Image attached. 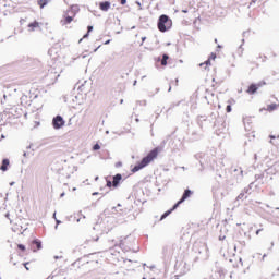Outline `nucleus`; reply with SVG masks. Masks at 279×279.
Masks as SVG:
<instances>
[{
	"instance_id": "obj_53",
	"label": "nucleus",
	"mask_w": 279,
	"mask_h": 279,
	"mask_svg": "<svg viewBox=\"0 0 279 279\" xmlns=\"http://www.w3.org/2000/svg\"><path fill=\"white\" fill-rule=\"evenodd\" d=\"M93 32V26H87V33L90 34Z\"/></svg>"
},
{
	"instance_id": "obj_7",
	"label": "nucleus",
	"mask_w": 279,
	"mask_h": 279,
	"mask_svg": "<svg viewBox=\"0 0 279 279\" xmlns=\"http://www.w3.org/2000/svg\"><path fill=\"white\" fill-rule=\"evenodd\" d=\"M122 182H123L122 174L117 173L114 174V177H112V181H110L109 179H106V186H108V189L110 190H114L119 187Z\"/></svg>"
},
{
	"instance_id": "obj_51",
	"label": "nucleus",
	"mask_w": 279,
	"mask_h": 279,
	"mask_svg": "<svg viewBox=\"0 0 279 279\" xmlns=\"http://www.w3.org/2000/svg\"><path fill=\"white\" fill-rule=\"evenodd\" d=\"M238 244H240V246H242V247H245V241H240V242H238Z\"/></svg>"
},
{
	"instance_id": "obj_24",
	"label": "nucleus",
	"mask_w": 279,
	"mask_h": 279,
	"mask_svg": "<svg viewBox=\"0 0 279 279\" xmlns=\"http://www.w3.org/2000/svg\"><path fill=\"white\" fill-rule=\"evenodd\" d=\"M47 77L53 78V82H51V85H53L58 81V77H60V74H57L56 72H49Z\"/></svg>"
},
{
	"instance_id": "obj_9",
	"label": "nucleus",
	"mask_w": 279,
	"mask_h": 279,
	"mask_svg": "<svg viewBox=\"0 0 279 279\" xmlns=\"http://www.w3.org/2000/svg\"><path fill=\"white\" fill-rule=\"evenodd\" d=\"M173 252H175L174 244H168L163 246V248L161 250V254L163 255V260L169 262L170 258H173Z\"/></svg>"
},
{
	"instance_id": "obj_35",
	"label": "nucleus",
	"mask_w": 279,
	"mask_h": 279,
	"mask_svg": "<svg viewBox=\"0 0 279 279\" xmlns=\"http://www.w3.org/2000/svg\"><path fill=\"white\" fill-rule=\"evenodd\" d=\"M81 258L76 259V262L72 263V267L74 268H81L82 264H81Z\"/></svg>"
},
{
	"instance_id": "obj_30",
	"label": "nucleus",
	"mask_w": 279,
	"mask_h": 279,
	"mask_svg": "<svg viewBox=\"0 0 279 279\" xmlns=\"http://www.w3.org/2000/svg\"><path fill=\"white\" fill-rule=\"evenodd\" d=\"M28 27L31 28L32 32H34V29H35L36 27H40V24L35 21V22H33V23H29V24H28Z\"/></svg>"
},
{
	"instance_id": "obj_39",
	"label": "nucleus",
	"mask_w": 279,
	"mask_h": 279,
	"mask_svg": "<svg viewBox=\"0 0 279 279\" xmlns=\"http://www.w3.org/2000/svg\"><path fill=\"white\" fill-rule=\"evenodd\" d=\"M199 66H210V59L206 60L204 63H201Z\"/></svg>"
},
{
	"instance_id": "obj_17",
	"label": "nucleus",
	"mask_w": 279,
	"mask_h": 279,
	"mask_svg": "<svg viewBox=\"0 0 279 279\" xmlns=\"http://www.w3.org/2000/svg\"><path fill=\"white\" fill-rule=\"evenodd\" d=\"M259 88H260V86H258V85L252 83V84H250V86L247 87L246 93H247V95L253 96V95H256V93L258 92Z\"/></svg>"
},
{
	"instance_id": "obj_32",
	"label": "nucleus",
	"mask_w": 279,
	"mask_h": 279,
	"mask_svg": "<svg viewBox=\"0 0 279 279\" xmlns=\"http://www.w3.org/2000/svg\"><path fill=\"white\" fill-rule=\"evenodd\" d=\"M250 194H238V197H235V201H245L247 199V196Z\"/></svg>"
},
{
	"instance_id": "obj_6",
	"label": "nucleus",
	"mask_w": 279,
	"mask_h": 279,
	"mask_svg": "<svg viewBox=\"0 0 279 279\" xmlns=\"http://www.w3.org/2000/svg\"><path fill=\"white\" fill-rule=\"evenodd\" d=\"M136 243V239L133 235H126L121 240L119 245L121 246V250L129 252L132 250V246Z\"/></svg>"
},
{
	"instance_id": "obj_13",
	"label": "nucleus",
	"mask_w": 279,
	"mask_h": 279,
	"mask_svg": "<svg viewBox=\"0 0 279 279\" xmlns=\"http://www.w3.org/2000/svg\"><path fill=\"white\" fill-rule=\"evenodd\" d=\"M40 250H43V241L39 239L31 241V252L37 253Z\"/></svg>"
},
{
	"instance_id": "obj_48",
	"label": "nucleus",
	"mask_w": 279,
	"mask_h": 279,
	"mask_svg": "<svg viewBox=\"0 0 279 279\" xmlns=\"http://www.w3.org/2000/svg\"><path fill=\"white\" fill-rule=\"evenodd\" d=\"M11 215L9 213L4 214V218L9 219L10 222H12L11 218H9Z\"/></svg>"
},
{
	"instance_id": "obj_20",
	"label": "nucleus",
	"mask_w": 279,
	"mask_h": 279,
	"mask_svg": "<svg viewBox=\"0 0 279 279\" xmlns=\"http://www.w3.org/2000/svg\"><path fill=\"white\" fill-rule=\"evenodd\" d=\"M9 167H11L10 160L7 158L2 159V165L0 166V171L7 172V171H9Z\"/></svg>"
},
{
	"instance_id": "obj_55",
	"label": "nucleus",
	"mask_w": 279,
	"mask_h": 279,
	"mask_svg": "<svg viewBox=\"0 0 279 279\" xmlns=\"http://www.w3.org/2000/svg\"><path fill=\"white\" fill-rule=\"evenodd\" d=\"M225 239H226L225 235H220V236L218 238V240H220V241H225Z\"/></svg>"
},
{
	"instance_id": "obj_3",
	"label": "nucleus",
	"mask_w": 279,
	"mask_h": 279,
	"mask_svg": "<svg viewBox=\"0 0 279 279\" xmlns=\"http://www.w3.org/2000/svg\"><path fill=\"white\" fill-rule=\"evenodd\" d=\"M144 196L143 190L134 191V194L128 196V202H133L132 205L117 210V207H112V214H119V216L128 215V213L134 210L138 211V208L146 204V199L142 198Z\"/></svg>"
},
{
	"instance_id": "obj_29",
	"label": "nucleus",
	"mask_w": 279,
	"mask_h": 279,
	"mask_svg": "<svg viewBox=\"0 0 279 279\" xmlns=\"http://www.w3.org/2000/svg\"><path fill=\"white\" fill-rule=\"evenodd\" d=\"M276 108H278V105L276 104H271V105H267V112H274L276 110Z\"/></svg>"
},
{
	"instance_id": "obj_52",
	"label": "nucleus",
	"mask_w": 279,
	"mask_h": 279,
	"mask_svg": "<svg viewBox=\"0 0 279 279\" xmlns=\"http://www.w3.org/2000/svg\"><path fill=\"white\" fill-rule=\"evenodd\" d=\"M29 155H32V153L24 151V154H22L23 157H28Z\"/></svg>"
},
{
	"instance_id": "obj_11",
	"label": "nucleus",
	"mask_w": 279,
	"mask_h": 279,
	"mask_svg": "<svg viewBox=\"0 0 279 279\" xmlns=\"http://www.w3.org/2000/svg\"><path fill=\"white\" fill-rule=\"evenodd\" d=\"M51 126L53 130L59 131L64 126V119L62 116L58 114L51 119Z\"/></svg>"
},
{
	"instance_id": "obj_59",
	"label": "nucleus",
	"mask_w": 279,
	"mask_h": 279,
	"mask_svg": "<svg viewBox=\"0 0 279 279\" xmlns=\"http://www.w3.org/2000/svg\"><path fill=\"white\" fill-rule=\"evenodd\" d=\"M136 5H138L140 10H143V8H141V3L138 1H136Z\"/></svg>"
},
{
	"instance_id": "obj_44",
	"label": "nucleus",
	"mask_w": 279,
	"mask_h": 279,
	"mask_svg": "<svg viewBox=\"0 0 279 279\" xmlns=\"http://www.w3.org/2000/svg\"><path fill=\"white\" fill-rule=\"evenodd\" d=\"M62 222L58 219H56V227H53V229L58 230V226L61 225Z\"/></svg>"
},
{
	"instance_id": "obj_41",
	"label": "nucleus",
	"mask_w": 279,
	"mask_h": 279,
	"mask_svg": "<svg viewBox=\"0 0 279 279\" xmlns=\"http://www.w3.org/2000/svg\"><path fill=\"white\" fill-rule=\"evenodd\" d=\"M254 85L258 86V87H263L266 85L265 81H260L258 83H254Z\"/></svg>"
},
{
	"instance_id": "obj_61",
	"label": "nucleus",
	"mask_w": 279,
	"mask_h": 279,
	"mask_svg": "<svg viewBox=\"0 0 279 279\" xmlns=\"http://www.w3.org/2000/svg\"><path fill=\"white\" fill-rule=\"evenodd\" d=\"M217 49H223V46L218 45V46H217Z\"/></svg>"
},
{
	"instance_id": "obj_54",
	"label": "nucleus",
	"mask_w": 279,
	"mask_h": 279,
	"mask_svg": "<svg viewBox=\"0 0 279 279\" xmlns=\"http://www.w3.org/2000/svg\"><path fill=\"white\" fill-rule=\"evenodd\" d=\"M121 5H125L128 3V0H120Z\"/></svg>"
},
{
	"instance_id": "obj_37",
	"label": "nucleus",
	"mask_w": 279,
	"mask_h": 279,
	"mask_svg": "<svg viewBox=\"0 0 279 279\" xmlns=\"http://www.w3.org/2000/svg\"><path fill=\"white\" fill-rule=\"evenodd\" d=\"M99 149H101V145H98L97 143L92 146L93 151H98Z\"/></svg>"
},
{
	"instance_id": "obj_56",
	"label": "nucleus",
	"mask_w": 279,
	"mask_h": 279,
	"mask_svg": "<svg viewBox=\"0 0 279 279\" xmlns=\"http://www.w3.org/2000/svg\"><path fill=\"white\" fill-rule=\"evenodd\" d=\"M61 258H62V256H53V259H56V260H59Z\"/></svg>"
},
{
	"instance_id": "obj_64",
	"label": "nucleus",
	"mask_w": 279,
	"mask_h": 279,
	"mask_svg": "<svg viewBox=\"0 0 279 279\" xmlns=\"http://www.w3.org/2000/svg\"><path fill=\"white\" fill-rule=\"evenodd\" d=\"M15 184V182H11L9 183V186H13Z\"/></svg>"
},
{
	"instance_id": "obj_27",
	"label": "nucleus",
	"mask_w": 279,
	"mask_h": 279,
	"mask_svg": "<svg viewBox=\"0 0 279 279\" xmlns=\"http://www.w3.org/2000/svg\"><path fill=\"white\" fill-rule=\"evenodd\" d=\"M73 19H75L74 15H66L63 25H69L70 23H73Z\"/></svg>"
},
{
	"instance_id": "obj_57",
	"label": "nucleus",
	"mask_w": 279,
	"mask_h": 279,
	"mask_svg": "<svg viewBox=\"0 0 279 279\" xmlns=\"http://www.w3.org/2000/svg\"><path fill=\"white\" fill-rule=\"evenodd\" d=\"M145 40H147V37H142V44L141 45H143V43H145Z\"/></svg>"
},
{
	"instance_id": "obj_16",
	"label": "nucleus",
	"mask_w": 279,
	"mask_h": 279,
	"mask_svg": "<svg viewBox=\"0 0 279 279\" xmlns=\"http://www.w3.org/2000/svg\"><path fill=\"white\" fill-rule=\"evenodd\" d=\"M207 166L211 167V170L218 172L220 169H222V162L216 161V159H211V161L207 162Z\"/></svg>"
},
{
	"instance_id": "obj_63",
	"label": "nucleus",
	"mask_w": 279,
	"mask_h": 279,
	"mask_svg": "<svg viewBox=\"0 0 279 279\" xmlns=\"http://www.w3.org/2000/svg\"><path fill=\"white\" fill-rule=\"evenodd\" d=\"M64 197V192L60 193V198Z\"/></svg>"
},
{
	"instance_id": "obj_23",
	"label": "nucleus",
	"mask_w": 279,
	"mask_h": 279,
	"mask_svg": "<svg viewBox=\"0 0 279 279\" xmlns=\"http://www.w3.org/2000/svg\"><path fill=\"white\" fill-rule=\"evenodd\" d=\"M77 12H80V5L73 4V5H71L70 10L68 11V14L72 15V16H76Z\"/></svg>"
},
{
	"instance_id": "obj_21",
	"label": "nucleus",
	"mask_w": 279,
	"mask_h": 279,
	"mask_svg": "<svg viewBox=\"0 0 279 279\" xmlns=\"http://www.w3.org/2000/svg\"><path fill=\"white\" fill-rule=\"evenodd\" d=\"M206 156L204 155V154H196L195 156H194V158H195V160H199V172H202L203 170H204V158H205Z\"/></svg>"
},
{
	"instance_id": "obj_4",
	"label": "nucleus",
	"mask_w": 279,
	"mask_h": 279,
	"mask_svg": "<svg viewBox=\"0 0 279 279\" xmlns=\"http://www.w3.org/2000/svg\"><path fill=\"white\" fill-rule=\"evenodd\" d=\"M271 175H274V170L271 168L265 169L260 174L254 175L255 181L252 183H258V185L267 184L271 181Z\"/></svg>"
},
{
	"instance_id": "obj_15",
	"label": "nucleus",
	"mask_w": 279,
	"mask_h": 279,
	"mask_svg": "<svg viewBox=\"0 0 279 279\" xmlns=\"http://www.w3.org/2000/svg\"><path fill=\"white\" fill-rule=\"evenodd\" d=\"M254 189H258V185L256 183L252 182V183H250V185L242 189V192H240V194L252 195V192H254Z\"/></svg>"
},
{
	"instance_id": "obj_28",
	"label": "nucleus",
	"mask_w": 279,
	"mask_h": 279,
	"mask_svg": "<svg viewBox=\"0 0 279 279\" xmlns=\"http://www.w3.org/2000/svg\"><path fill=\"white\" fill-rule=\"evenodd\" d=\"M180 82V80L175 78V81H170V83H168V93H170L171 87L170 86H178V83Z\"/></svg>"
},
{
	"instance_id": "obj_22",
	"label": "nucleus",
	"mask_w": 279,
	"mask_h": 279,
	"mask_svg": "<svg viewBox=\"0 0 279 279\" xmlns=\"http://www.w3.org/2000/svg\"><path fill=\"white\" fill-rule=\"evenodd\" d=\"M110 1H102L99 3V10H101L102 12H108V10H110Z\"/></svg>"
},
{
	"instance_id": "obj_60",
	"label": "nucleus",
	"mask_w": 279,
	"mask_h": 279,
	"mask_svg": "<svg viewBox=\"0 0 279 279\" xmlns=\"http://www.w3.org/2000/svg\"><path fill=\"white\" fill-rule=\"evenodd\" d=\"M260 231H263V229L256 230V235H258L260 233Z\"/></svg>"
},
{
	"instance_id": "obj_14",
	"label": "nucleus",
	"mask_w": 279,
	"mask_h": 279,
	"mask_svg": "<svg viewBox=\"0 0 279 279\" xmlns=\"http://www.w3.org/2000/svg\"><path fill=\"white\" fill-rule=\"evenodd\" d=\"M180 207L179 204H174L172 205V207H170V209L163 211V214H161V216L159 217V221H163L168 216H170V214H173L175 210H178V208Z\"/></svg>"
},
{
	"instance_id": "obj_50",
	"label": "nucleus",
	"mask_w": 279,
	"mask_h": 279,
	"mask_svg": "<svg viewBox=\"0 0 279 279\" xmlns=\"http://www.w3.org/2000/svg\"><path fill=\"white\" fill-rule=\"evenodd\" d=\"M84 88H85V85L81 84V85L78 86V92H83Z\"/></svg>"
},
{
	"instance_id": "obj_62",
	"label": "nucleus",
	"mask_w": 279,
	"mask_h": 279,
	"mask_svg": "<svg viewBox=\"0 0 279 279\" xmlns=\"http://www.w3.org/2000/svg\"><path fill=\"white\" fill-rule=\"evenodd\" d=\"M105 45H110V39H108L107 41H105Z\"/></svg>"
},
{
	"instance_id": "obj_40",
	"label": "nucleus",
	"mask_w": 279,
	"mask_h": 279,
	"mask_svg": "<svg viewBox=\"0 0 279 279\" xmlns=\"http://www.w3.org/2000/svg\"><path fill=\"white\" fill-rule=\"evenodd\" d=\"M208 59H209L210 61H211V60H217V53L211 52Z\"/></svg>"
},
{
	"instance_id": "obj_2",
	"label": "nucleus",
	"mask_w": 279,
	"mask_h": 279,
	"mask_svg": "<svg viewBox=\"0 0 279 279\" xmlns=\"http://www.w3.org/2000/svg\"><path fill=\"white\" fill-rule=\"evenodd\" d=\"M196 123L199 130L205 129V126H211L218 132H222L225 130V119H222L217 111L211 112L209 117L197 116Z\"/></svg>"
},
{
	"instance_id": "obj_34",
	"label": "nucleus",
	"mask_w": 279,
	"mask_h": 279,
	"mask_svg": "<svg viewBox=\"0 0 279 279\" xmlns=\"http://www.w3.org/2000/svg\"><path fill=\"white\" fill-rule=\"evenodd\" d=\"M167 60H169V54H162L161 65L167 66Z\"/></svg>"
},
{
	"instance_id": "obj_58",
	"label": "nucleus",
	"mask_w": 279,
	"mask_h": 279,
	"mask_svg": "<svg viewBox=\"0 0 279 279\" xmlns=\"http://www.w3.org/2000/svg\"><path fill=\"white\" fill-rule=\"evenodd\" d=\"M89 34H90V33H86V34L83 36V38H88Z\"/></svg>"
},
{
	"instance_id": "obj_38",
	"label": "nucleus",
	"mask_w": 279,
	"mask_h": 279,
	"mask_svg": "<svg viewBox=\"0 0 279 279\" xmlns=\"http://www.w3.org/2000/svg\"><path fill=\"white\" fill-rule=\"evenodd\" d=\"M17 250H20V252H25L26 246H24V244H17Z\"/></svg>"
},
{
	"instance_id": "obj_45",
	"label": "nucleus",
	"mask_w": 279,
	"mask_h": 279,
	"mask_svg": "<svg viewBox=\"0 0 279 279\" xmlns=\"http://www.w3.org/2000/svg\"><path fill=\"white\" fill-rule=\"evenodd\" d=\"M27 265H28V262L22 263V266L24 267V269H26V271H28Z\"/></svg>"
},
{
	"instance_id": "obj_12",
	"label": "nucleus",
	"mask_w": 279,
	"mask_h": 279,
	"mask_svg": "<svg viewBox=\"0 0 279 279\" xmlns=\"http://www.w3.org/2000/svg\"><path fill=\"white\" fill-rule=\"evenodd\" d=\"M191 196H193V191L190 189L184 190V192L182 193V197H180V201H178V203H175L174 205H182L184 204V202H186L189 198H191Z\"/></svg>"
},
{
	"instance_id": "obj_25",
	"label": "nucleus",
	"mask_w": 279,
	"mask_h": 279,
	"mask_svg": "<svg viewBox=\"0 0 279 279\" xmlns=\"http://www.w3.org/2000/svg\"><path fill=\"white\" fill-rule=\"evenodd\" d=\"M227 104H229V105H227V107L225 108V111H226L227 113H231V105H234V104H235V100H233V99L231 98V99L227 100Z\"/></svg>"
},
{
	"instance_id": "obj_1",
	"label": "nucleus",
	"mask_w": 279,
	"mask_h": 279,
	"mask_svg": "<svg viewBox=\"0 0 279 279\" xmlns=\"http://www.w3.org/2000/svg\"><path fill=\"white\" fill-rule=\"evenodd\" d=\"M168 140H170V135H166V137L161 141V143H159L157 147L153 148V150L148 151L146 157L142 158V161L135 163L130 171L132 173H136L140 170L148 167L150 162L157 159V156L159 155V153L163 151V148L166 147V143H168Z\"/></svg>"
},
{
	"instance_id": "obj_18",
	"label": "nucleus",
	"mask_w": 279,
	"mask_h": 279,
	"mask_svg": "<svg viewBox=\"0 0 279 279\" xmlns=\"http://www.w3.org/2000/svg\"><path fill=\"white\" fill-rule=\"evenodd\" d=\"M242 124H244V131H252V119L250 117L242 118Z\"/></svg>"
},
{
	"instance_id": "obj_49",
	"label": "nucleus",
	"mask_w": 279,
	"mask_h": 279,
	"mask_svg": "<svg viewBox=\"0 0 279 279\" xmlns=\"http://www.w3.org/2000/svg\"><path fill=\"white\" fill-rule=\"evenodd\" d=\"M137 104H140V106H146V100L137 101Z\"/></svg>"
},
{
	"instance_id": "obj_26",
	"label": "nucleus",
	"mask_w": 279,
	"mask_h": 279,
	"mask_svg": "<svg viewBox=\"0 0 279 279\" xmlns=\"http://www.w3.org/2000/svg\"><path fill=\"white\" fill-rule=\"evenodd\" d=\"M211 82H214L216 84H220V83L225 82V78L218 77V74H214L213 78H211Z\"/></svg>"
},
{
	"instance_id": "obj_43",
	"label": "nucleus",
	"mask_w": 279,
	"mask_h": 279,
	"mask_svg": "<svg viewBox=\"0 0 279 279\" xmlns=\"http://www.w3.org/2000/svg\"><path fill=\"white\" fill-rule=\"evenodd\" d=\"M22 230V227H13L12 231L13 232H20Z\"/></svg>"
},
{
	"instance_id": "obj_31",
	"label": "nucleus",
	"mask_w": 279,
	"mask_h": 279,
	"mask_svg": "<svg viewBox=\"0 0 279 279\" xmlns=\"http://www.w3.org/2000/svg\"><path fill=\"white\" fill-rule=\"evenodd\" d=\"M181 104H182V101H178L177 104H170V106L168 107L167 112H169L170 110L175 109L177 107H180Z\"/></svg>"
},
{
	"instance_id": "obj_36",
	"label": "nucleus",
	"mask_w": 279,
	"mask_h": 279,
	"mask_svg": "<svg viewBox=\"0 0 279 279\" xmlns=\"http://www.w3.org/2000/svg\"><path fill=\"white\" fill-rule=\"evenodd\" d=\"M190 104H191V110L192 111L197 109V104L195 102V100L191 99Z\"/></svg>"
},
{
	"instance_id": "obj_47",
	"label": "nucleus",
	"mask_w": 279,
	"mask_h": 279,
	"mask_svg": "<svg viewBox=\"0 0 279 279\" xmlns=\"http://www.w3.org/2000/svg\"><path fill=\"white\" fill-rule=\"evenodd\" d=\"M28 83H32V81H29L28 78L22 81V85H26V84H28Z\"/></svg>"
},
{
	"instance_id": "obj_33",
	"label": "nucleus",
	"mask_w": 279,
	"mask_h": 279,
	"mask_svg": "<svg viewBox=\"0 0 279 279\" xmlns=\"http://www.w3.org/2000/svg\"><path fill=\"white\" fill-rule=\"evenodd\" d=\"M37 3L43 9L49 3V0H37Z\"/></svg>"
},
{
	"instance_id": "obj_46",
	"label": "nucleus",
	"mask_w": 279,
	"mask_h": 279,
	"mask_svg": "<svg viewBox=\"0 0 279 279\" xmlns=\"http://www.w3.org/2000/svg\"><path fill=\"white\" fill-rule=\"evenodd\" d=\"M238 52H239L240 56H243V46H240V47H239Z\"/></svg>"
},
{
	"instance_id": "obj_8",
	"label": "nucleus",
	"mask_w": 279,
	"mask_h": 279,
	"mask_svg": "<svg viewBox=\"0 0 279 279\" xmlns=\"http://www.w3.org/2000/svg\"><path fill=\"white\" fill-rule=\"evenodd\" d=\"M190 270V266L185 262H180L175 264V279H179L180 277H183L186 275Z\"/></svg>"
},
{
	"instance_id": "obj_42",
	"label": "nucleus",
	"mask_w": 279,
	"mask_h": 279,
	"mask_svg": "<svg viewBox=\"0 0 279 279\" xmlns=\"http://www.w3.org/2000/svg\"><path fill=\"white\" fill-rule=\"evenodd\" d=\"M122 166H123V163L121 161H117L114 163V168H117V169L121 168Z\"/></svg>"
},
{
	"instance_id": "obj_19",
	"label": "nucleus",
	"mask_w": 279,
	"mask_h": 279,
	"mask_svg": "<svg viewBox=\"0 0 279 279\" xmlns=\"http://www.w3.org/2000/svg\"><path fill=\"white\" fill-rule=\"evenodd\" d=\"M28 69H38L40 66V62L38 59H29L27 62Z\"/></svg>"
},
{
	"instance_id": "obj_5",
	"label": "nucleus",
	"mask_w": 279,
	"mask_h": 279,
	"mask_svg": "<svg viewBox=\"0 0 279 279\" xmlns=\"http://www.w3.org/2000/svg\"><path fill=\"white\" fill-rule=\"evenodd\" d=\"M171 25H173V22L169 19L168 15L162 14L159 16L157 23L159 32H169V29H171Z\"/></svg>"
},
{
	"instance_id": "obj_10",
	"label": "nucleus",
	"mask_w": 279,
	"mask_h": 279,
	"mask_svg": "<svg viewBox=\"0 0 279 279\" xmlns=\"http://www.w3.org/2000/svg\"><path fill=\"white\" fill-rule=\"evenodd\" d=\"M202 131H204V128L199 129V130H189V142L191 143H195L199 140H202L203 135H202Z\"/></svg>"
}]
</instances>
